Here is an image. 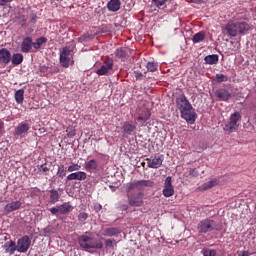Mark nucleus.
I'll return each instance as SVG.
<instances>
[{
    "label": "nucleus",
    "instance_id": "obj_1",
    "mask_svg": "<svg viewBox=\"0 0 256 256\" xmlns=\"http://www.w3.org/2000/svg\"><path fill=\"white\" fill-rule=\"evenodd\" d=\"M176 106L184 121L190 125H193V123L197 121V112H195V108H193V105H191V102H189L185 94H181L176 98Z\"/></svg>",
    "mask_w": 256,
    "mask_h": 256
},
{
    "label": "nucleus",
    "instance_id": "obj_2",
    "mask_svg": "<svg viewBox=\"0 0 256 256\" xmlns=\"http://www.w3.org/2000/svg\"><path fill=\"white\" fill-rule=\"evenodd\" d=\"M252 26L243 21H229L225 26L226 35L229 37H237L238 35H247L251 31Z\"/></svg>",
    "mask_w": 256,
    "mask_h": 256
},
{
    "label": "nucleus",
    "instance_id": "obj_3",
    "mask_svg": "<svg viewBox=\"0 0 256 256\" xmlns=\"http://www.w3.org/2000/svg\"><path fill=\"white\" fill-rule=\"evenodd\" d=\"M78 243L82 249H103V242L93 237L91 232L79 236Z\"/></svg>",
    "mask_w": 256,
    "mask_h": 256
},
{
    "label": "nucleus",
    "instance_id": "obj_4",
    "mask_svg": "<svg viewBox=\"0 0 256 256\" xmlns=\"http://www.w3.org/2000/svg\"><path fill=\"white\" fill-rule=\"evenodd\" d=\"M127 193V203L130 207H143L145 203V193L141 191H126Z\"/></svg>",
    "mask_w": 256,
    "mask_h": 256
},
{
    "label": "nucleus",
    "instance_id": "obj_5",
    "mask_svg": "<svg viewBox=\"0 0 256 256\" xmlns=\"http://www.w3.org/2000/svg\"><path fill=\"white\" fill-rule=\"evenodd\" d=\"M197 229L199 233H209L211 231H221V225L215 220L207 218L198 223Z\"/></svg>",
    "mask_w": 256,
    "mask_h": 256
},
{
    "label": "nucleus",
    "instance_id": "obj_6",
    "mask_svg": "<svg viewBox=\"0 0 256 256\" xmlns=\"http://www.w3.org/2000/svg\"><path fill=\"white\" fill-rule=\"evenodd\" d=\"M60 65L65 69H69L71 65H75V60H73V50L69 47H64L60 52Z\"/></svg>",
    "mask_w": 256,
    "mask_h": 256
},
{
    "label": "nucleus",
    "instance_id": "obj_7",
    "mask_svg": "<svg viewBox=\"0 0 256 256\" xmlns=\"http://www.w3.org/2000/svg\"><path fill=\"white\" fill-rule=\"evenodd\" d=\"M239 121H241V112H234L230 115L228 123L224 126L226 133H235L239 129Z\"/></svg>",
    "mask_w": 256,
    "mask_h": 256
},
{
    "label": "nucleus",
    "instance_id": "obj_8",
    "mask_svg": "<svg viewBox=\"0 0 256 256\" xmlns=\"http://www.w3.org/2000/svg\"><path fill=\"white\" fill-rule=\"evenodd\" d=\"M154 182L151 180H134L126 184V191H133V189H137L138 191H143L145 187H153Z\"/></svg>",
    "mask_w": 256,
    "mask_h": 256
},
{
    "label": "nucleus",
    "instance_id": "obj_9",
    "mask_svg": "<svg viewBox=\"0 0 256 256\" xmlns=\"http://www.w3.org/2000/svg\"><path fill=\"white\" fill-rule=\"evenodd\" d=\"M18 253H27L31 247V238L28 235H24L17 240L16 243Z\"/></svg>",
    "mask_w": 256,
    "mask_h": 256
},
{
    "label": "nucleus",
    "instance_id": "obj_10",
    "mask_svg": "<svg viewBox=\"0 0 256 256\" xmlns=\"http://www.w3.org/2000/svg\"><path fill=\"white\" fill-rule=\"evenodd\" d=\"M113 59L105 58L103 65L96 71L97 75H109L113 71Z\"/></svg>",
    "mask_w": 256,
    "mask_h": 256
},
{
    "label": "nucleus",
    "instance_id": "obj_11",
    "mask_svg": "<svg viewBox=\"0 0 256 256\" xmlns=\"http://www.w3.org/2000/svg\"><path fill=\"white\" fill-rule=\"evenodd\" d=\"M146 161H147V166L150 169H159V167L163 165V156L156 154L147 158Z\"/></svg>",
    "mask_w": 256,
    "mask_h": 256
},
{
    "label": "nucleus",
    "instance_id": "obj_12",
    "mask_svg": "<svg viewBox=\"0 0 256 256\" xmlns=\"http://www.w3.org/2000/svg\"><path fill=\"white\" fill-rule=\"evenodd\" d=\"M172 181L173 178L171 176L166 177L162 190L164 197H173V195H175V188L173 187Z\"/></svg>",
    "mask_w": 256,
    "mask_h": 256
},
{
    "label": "nucleus",
    "instance_id": "obj_13",
    "mask_svg": "<svg viewBox=\"0 0 256 256\" xmlns=\"http://www.w3.org/2000/svg\"><path fill=\"white\" fill-rule=\"evenodd\" d=\"M11 63V51L7 48L0 49V66L7 67Z\"/></svg>",
    "mask_w": 256,
    "mask_h": 256
},
{
    "label": "nucleus",
    "instance_id": "obj_14",
    "mask_svg": "<svg viewBox=\"0 0 256 256\" xmlns=\"http://www.w3.org/2000/svg\"><path fill=\"white\" fill-rule=\"evenodd\" d=\"M32 49H33V38H31L30 36L23 38L20 44L21 53H31Z\"/></svg>",
    "mask_w": 256,
    "mask_h": 256
},
{
    "label": "nucleus",
    "instance_id": "obj_15",
    "mask_svg": "<svg viewBox=\"0 0 256 256\" xmlns=\"http://www.w3.org/2000/svg\"><path fill=\"white\" fill-rule=\"evenodd\" d=\"M215 97H217V99L220 101L227 102V101H229V99H231L232 94H231V92H229V90H227L225 88H219L215 92Z\"/></svg>",
    "mask_w": 256,
    "mask_h": 256
},
{
    "label": "nucleus",
    "instance_id": "obj_16",
    "mask_svg": "<svg viewBox=\"0 0 256 256\" xmlns=\"http://www.w3.org/2000/svg\"><path fill=\"white\" fill-rule=\"evenodd\" d=\"M2 249H4L6 255H15V251H17V243L13 240H9L4 243Z\"/></svg>",
    "mask_w": 256,
    "mask_h": 256
},
{
    "label": "nucleus",
    "instance_id": "obj_17",
    "mask_svg": "<svg viewBox=\"0 0 256 256\" xmlns=\"http://www.w3.org/2000/svg\"><path fill=\"white\" fill-rule=\"evenodd\" d=\"M66 179L68 181H85V179H87V173L84 171L73 172L69 174Z\"/></svg>",
    "mask_w": 256,
    "mask_h": 256
},
{
    "label": "nucleus",
    "instance_id": "obj_18",
    "mask_svg": "<svg viewBox=\"0 0 256 256\" xmlns=\"http://www.w3.org/2000/svg\"><path fill=\"white\" fill-rule=\"evenodd\" d=\"M21 205H23V203H21L19 200L8 203L4 206V213L9 214L13 213V211H19V209H21Z\"/></svg>",
    "mask_w": 256,
    "mask_h": 256
},
{
    "label": "nucleus",
    "instance_id": "obj_19",
    "mask_svg": "<svg viewBox=\"0 0 256 256\" xmlns=\"http://www.w3.org/2000/svg\"><path fill=\"white\" fill-rule=\"evenodd\" d=\"M137 130V125L131 122H124L122 131L124 135H133Z\"/></svg>",
    "mask_w": 256,
    "mask_h": 256
},
{
    "label": "nucleus",
    "instance_id": "obj_20",
    "mask_svg": "<svg viewBox=\"0 0 256 256\" xmlns=\"http://www.w3.org/2000/svg\"><path fill=\"white\" fill-rule=\"evenodd\" d=\"M29 129H31L29 123H20L15 129V135H17V137H23V135H25Z\"/></svg>",
    "mask_w": 256,
    "mask_h": 256
},
{
    "label": "nucleus",
    "instance_id": "obj_21",
    "mask_svg": "<svg viewBox=\"0 0 256 256\" xmlns=\"http://www.w3.org/2000/svg\"><path fill=\"white\" fill-rule=\"evenodd\" d=\"M107 9L111 13H117L121 9V0H110L107 3Z\"/></svg>",
    "mask_w": 256,
    "mask_h": 256
},
{
    "label": "nucleus",
    "instance_id": "obj_22",
    "mask_svg": "<svg viewBox=\"0 0 256 256\" xmlns=\"http://www.w3.org/2000/svg\"><path fill=\"white\" fill-rule=\"evenodd\" d=\"M120 233H121V229L110 227V228L104 229L102 235L104 237H116V235H119Z\"/></svg>",
    "mask_w": 256,
    "mask_h": 256
},
{
    "label": "nucleus",
    "instance_id": "obj_23",
    "mask_svg": "<svg viewBox=\"0 0 256 256\" xmlns=\"http://www.w3.org/2000/svg\"><path fill=\"white\" fill-rule=\"evenodd\" d=\"M14 98L18 105H23V101H25V90L23 88L17 90L14 94Z\"/></svg>",
    "mask_w": 256,
    "mask_h": 256
},
{
    "label": "nucleus",
    "instance_id": "obj_24",
    "mask_svg": "<svg viewBox=\"0 0 256 256\" xmlns=\"http://www.w3.org/2000/svg\"><path fill=\"white\" fill-rule=\"evenodd\" d=\"M58 207H59L60 215H67V213H71V210L73 209L71 202H64Z\"/></svg>",
    "mask_w": 256,
    "mask_h": 256
},
{
    "label": "nucleus",
    "instance_id": "obj_25",
    "mask_svg": "<svg viewBox=\"0 0 256 256\" xmlns=\"http://www.w3.org/2000/svg\"><path fill=\"white\" fill-rule=\"evenodd\" d=\"M204 61L207 65H217L219 63V55H208L204 58Z\"/></svg>",
    "mask_w": 256,
    "mask_h": 256
},
{
    "label": "nucleus",
    "instance_id": "obj_26",
    "mask_svg": "<svg viewBox=\"0 0 256 256\" xmlns=\"http://www.w3.org/2000/svg\"><path fill=\"white\" fill-rule=\"evenodd\" d=\"M151 117V111L147 108L142 109L141 113H139L138 121H148Z\"/></svg>",
    "mask_w": 256,
    "mask_h": 256
},
{
    "label": "nucleus",
    "instance_id": "obj_27",
    "mask_svg": "<svg viewBox=\"0 0 256 256\" xmlns=\"http://www.w3.org/2000/svg\"><path fill=\"white\" fill-rule=\"evenodd\" d=\"M99 167V164L97 163V160L91 159L85 164L86 171H97V168Z\"/></svg>",
    "mask_w": 256,
    "mask_h": 256
},
{
    "label": "nucleus",
    "instance_id": "obj_28",
    "mask_svg": "<svg viewBox=\"0 0 256 256\" xmlns=\"http://www.w3.org/2000/svg\"><path fill=\"white\" fill-rule=\"evenodd\" d=\"M50 193V203L52 205H55V203L59 202L60 199V195H59V191H57L56 189H52L49 191Z\"/></svg>",
    "mask_w": 256,
    "mask_h": 256
},
{
    "label": "nucleus",
    "instance_id": "obj_29",
    "mask_svg": "<svg viewBox=\"0 0 256 256\" xmlns=\"http://www.w3.org/2000/svg\"><path fill=\"white\" fill-rule=\"evenodd\" d=\"M45 43H47V38L42 36L37 38L35 42H32V45L34 49L39 50L43 45H45Z\"/></svg>",
    "mask_w": 256,
    "mask_h": 256
},
{
    "label": "nucleus",
    "instance_id": "obj_30",
    "mask_svg": "<svg viewBox=\"0 0 256 256\" xmlns=\"http://www.w3.org/2000/svg\"><path fill=\"white\" fill-rule=\"evenodd\" d=\"M12 65H21L23 63V54L16 53L11 56Z\"/></svg>",
    "mask_w": 256,
    "mask_h": 256
},
{
    "label": "nucleus",
    "instance_id": "obj_31",
    "mask_svg": "<svg viewBox=\"0 0 256 256\" xmlns=\"http://www.w3.org/2000/svg\"><path fill=\"white\" fill-rule=\"evenodd\" d=\"M203 41H205V32L204 31H200V32L196 33L192 38L193 43H203Z\"/></svg>",
    "mask_w": 256,
    "mask_h": 256
},
{
    "label": "nucleus",
    "instance_id": "obj_32",
    "mask_svg": "<svg viewBox=\"0 0 256 256\" xmlns=\"http://www.w3.org/2000/svg\"><path fill=\"white\" fill-rule=\"evenodd\" d=\"M217 185V180H211L204 183L200 188L202 191H207L208 189H213Z\"/></svg>",
    "mask_w": 256,
    "mask_h": 256
},
{
    "label": "nucleus",
    "instance_id": "obj_33",
    "mask_svg": "<svg viewBox=\"0 0 256 256\" xmlns=\"http://www.w3.org/2000/svg\"><path fill=\"white\" fill-rule=\"evenodd\" d=\"M94 37L95 36L93 34L85 33L78 38V41H79V43H87V41L93 40Z\"/></svg>",
    "mask_w": 256,
    "mask_h": 256
},
{
    "label": "nucleus",
    "instance_id": "obj_34",
    "mask_svg": "<svg viewBox=\"0 0 256 256\" xmlns=\"http://www.w3.org/2000/svg\"><path fill=\"white\" fill-rule=\"evenodd\" d=\"M146 69L150 71V73H155V71L159 69V64H157V62H147Z\"/></svg>",
    "mask_w": 256,
    "mask_h": 256
},
{
    "label": "nucleus",
    "instance_id": "obj_35",
    "mask_svg": "<svg viewBox=\"0 0 256 256\" xmlns=\"http://www.w3.org/2000/svg\"><path fill=\"white\" fill-rule=\"evenodd\" d=\"M214 81L216 83H224V82L229 81V77L225 74H216Z\"/></svg>",
    "mask_w": 256,
    "mask_h": 256
},
{
    "label": "nucleus",
    "instance_id": "obj_36",
    "mask_svg": "<svg viewBox=\"0 0 256 256\" xmlns=\"http://www.w3.org/2000/svg\"><path fill=\"white\" fill-rule=\"evenodd\" d=\"M106 249H113V247H117V240L115 239H106L105 240Z\"/></svg>",
    "mask_w": 256,
    "mask_h": 256
},
{
    "label": "nucleus",
    "instance_id": "obj_37",
    "mask_svg": "<svg viewBox=\"0 0 256 256\" xmlns=\"http://www.w3.org/2000/svg\"><path fill=\"white\" fill-rule=\"evenodd\" d=\"M57 175L60 179H63L67 175V170H65V165H60L58 167Z\"/></svg>",
    "mask_w": 256,
    "mask_h": 256
},
{
    "label": "nucleus",
    "instance_id": "obj_38",
    "mask_svg": "<svg viewBox=\"0 0 256 256\" xmlns=\"http://www.w3.org/2000/svg\"><path fill=\"white\" fill-rule=\"evenodd\" d=\"M66 133H67L66 135L69 139H73V137H75V135H77V132H76L75 128H73V127H68L66 129Z\"/></svg>",
    "mask_w": 256,
    "mask_h": 256
},
{
    "label": "nucleus",
    "instance_id": "obj_39",
    "mask_svg": "<svg viewBox=\"0 0 256 256\" xmlns=\"http://www.w3.org/2000/svg\"><path fill=\"white\" fill-rule=\"evenodd\" d=\"M39 173H43L44 175H49L50 168L47 167V164H42L38 166Z\"/></svg>",
    "mask_w": 256,
    "mask_h": 256
},
{
    "label": "nucleus",
    "instance_id": "obj_40",
    "mask_svg": "<svg viewBox=\"0 0 256 256\" xmlns=\"http://www.w3.org/2000/svg\"><path fill=\"white\" fill-rule=\"evenodd\" d=\"M81 169V165L71 163V165L68 166V173H73L74 171H79Z\"/></svg>",
    "mask_w": 256,
    "mask_h": 256
},
{
    "label": "nucleus",
    "instance_id": "obj_41",
    "mask_svg": "<svg viewBox=\"0 0 256 256\" xmlns=\"http://www.w3.org/2000/svg\"><path fill=\"white\" fill-rule=\"evenodd\" d=\"M115 55L116 57H118V59H123L124 57H126L127 53H125V50H123V48H117L115 51Z\"/></svg>",
    "mask_w": 256,
    "mask_h": 256
},
{
    "label": "nucleus",
    "instance_id": "obj_42",
    "mask_svg": "<svg viewBox=\"0 0 256 256\" xmlns=\"http://www.w3.org/2000/svg\"><path fill=\"white\" fill-rule=\"evenodd\" d=\"M154 5L158 7V9H161L163 7H165L167 1L169 0H152Z\"/></svg>",
    "mask_w": 256,
    "mask_h": 256
},
{
    "label": "nucleus",
    "instance_id": "obj_43",
    "mask_svg": "<svg viewBox=\"0 0 256 256\" xmlns=\"http://www.w3.org/2000/svg\"><path fill=\"white\" fill-rule=\"evenodd\" d=\"M203 255L204 256H216L217 251H215L213 249L206 248V249L203 250Z\"/></svg>",
    "mask_w": 256,
    "mask_h": 256
},
{
    "label": "nucleus",
    "instance_id": "obj_44",
    "mask_svg": "<svg viewBox=\"0 0 256 256\" xmlns=\"http://www.w3.org/2000/svg\"><path fill=\"white\" fill-rule=\"evenodd\" d=\"M87 219H89V214L85 212L79 213L78 220L81 221V223L87 221Z\"/></svg>",
    "mask_w": 256,
    "mask_h": 256
},
{
    "label": "nucleus",
    "instance_id": "obj_45",
    "mask_svg": "<svg viewBox=\"0 0 256 256\" xmlns=\"http://www.w3.org/2000/svg\"><path fill=\"white\" fill-rule=\"evenodd\" d=\"M27 23V18L25 17V15H21L19 17V25H21V27H25Z\"/></svg>",
    "mask_w": 256,
    "mask_h": 256
},
{
    "label": "nucleus",
    "instance_id": "obj_46",
    "mask_svg": "<svg viewBox=\"0 0 256 256\" xmlns=\"http://www.w3.org/2000/svg\"><path fill=\"white\" fill-rule=\"evenodd\" d=\"M189 176L190 177H199V171H197L196 168H191L189 170Z\"/></svg>",
    "mask_w": 256,
    "mask_h": 256
},
{
    "label": "nucleus",
    "instance_id": "obj_47",
    "mask_svg": "<svg viewBox=\"0 0 256 256\" xmlns=\"http://www.w3.org/2000/svg\"><path fill=\"white\" fill-rule=\"evenodd\" d=\"M30 21H31V23H33L35 25V23H37V14L31 13L30 14Z\"/></svg>",
    "mask_w": 256,
    "mask_h": 256
},
{
    "label": "nucleus",
    "instance_id": "obj_48",
    "mask_svg": "<svg viewBox=\"0 0 256 256\" xmlns=\"http://www.w3.org/2000/svg\"><path fill=\"white\" fill-rule=\"evenodd\" d=\"M135 77L138 81H141L143 79V73L139 72V71H135Z\"/></svg>",
    "mask_w": 256,
    "mask_h": 256
},
{
    "label": "nucleus",
    "instance_id": "obj_49",
    "mask_svg": "<svg viewBox=\"0 0 256 256\" xmlns=\"http://www.w3.org/2000/svg\"><path fill=\"white\" fill-rule=\"evenodd\" d=\"M101 209H103V206H101V204H99V203L94 204V211H96V213H99V211H101Z\"/></svg>",
    "mask_w": 256,
    "mask_h": 256
},
{
    "label": "nucleus",
    "instance_id": "obj_50",
    "mask_svg": "<svg viewBox=\"0 0 256 256\" xmlns=\"http://www.w3.org/2000/svg\"><path fill=\"white\" fill-rule=\"evenodd\" d=\"M50 212L52 215H57V213H60L59 206L51 208Z\"/></svg>",
    "mask_w": 256,
    "mask_h": 256
},
{
    "label": "nucleus",
    "instance_id": "obj_51",
    "mask_svg": "<svg viewBox=\"0 0 256 256\" xmlns=\"http://www.w3.org/2000/svg\"><path fill=\"white\" fill-rule=\"evenodd\" d=\"M120 209H121V211H127V209H129V205L123 204L120 206Z\"/></svg>",
    "mask_w": 256,
    "mask_h": 256
},
{
    "label": "nucleus",
    "instance_id": "obj_52",
    "mask_svg": "<svg viewBox=\"0 0 256 256\" xmlns=\"http://www.w3.org/2000/svg\"><path fill=\"white\" fill-rule=\"evenodd\" d=\"M13 0H0V5H7V3H11Z\"/></svg>",
    "mask_w": 256,
    "mask_h": 256
},
{
    "label": "nucleus",
    "instance_id": "obj_53",
    "mask_svg": "<svg viewBox=\"0 0 256 256\" xmlns=\"http://www.w3.org/2000/svg\"><path fill=\"white\" fill-rule=\"evenodd\" d=\"M251 255V253H249V251H243L241 254H239L238 256H249Z\"/></svg>",
    "mask_w": 256,
    "mask_h": 256
},
{
    "label": "nucleus",
    "instance_id": "obj_54",
    "mask_svg": "<svg viewBox=\"0 0 256 256\" xmlns=\"http://www.w3.org/2000/svg\"><path fill=\"white\" fill-rule=\"evenodd\" d=\"M50 231H51V228H50V227H46V228L44 229L45 235H49Z\"/></svg>",
    "mask_w": 256,
    "mask_h": 256
},
{
    "label": "nucleus",
    "instance_id": "obj_55",
    "mask_svg": "<svg viewBox=\"0 0 256 256\" xmlns=\"http://www.w3.org/2000/svg\"><path fill=\"white\" fill-rule=\"evenodd\" d=\"M205 0H191L192 3H203Z\"/></svg>",
    "mask_w": 256,
    "mask_h": 256
},
{
    "label": "nucleus",
    "instance_id": "obj_56",
    "mask_svg": "<svg viewBox=\"0 0 256 256\" xmlns=\"http://www.w3.org/2000/svg\"><path fill=\"white\" fill-rule=\"evenodd\" d=\"M5 127V123H3V121H0V131L1 129H3Z\"/></svg>",
    "mask_w": 256,
    "mask_h": 256
},
{
    "label": "nucleus",
    "instance_id": "obj_57",
    "mask_svg": "<svg viewBox=\"0 0 256 256\" xmlns=\"http://www.w3.org/2000/svg\"><path fill=\"white\" fill-rule=\"evenodd\" d=\"M41 71H43V73H45V71H47V68L41 67Z\"/></svg>",
    "mask_w": 256,
    "mask_h": 256
},
{
    "label": "nucleus",
    "instance_id": "obj_58",
    "mask_svg": "<svg viewBox=\"0 0 256 256\" xmlns=\"http://www.w3.org/2000/svg\"><path fill=\"white\" fill-rule=\"evenodd\" d=\"M97 237H101V234H97Z\"/></svg>",
    "mask_w": 256,
    "mask_h": 256
},
{
    "label": "nucleus",
    "instance_id": "obj_59",
    "mask_svg": "<svg viewBox=\"0 0 256 256\" xmlns=\"http://www.w3.org/2000/svg\"><path fill=\"white\" fill-rule=\"evenodd\" d=\"M51 1H59V0H51Z\"/></svg>",
    "mask_w": 256,
    "mask_h": 256
}]
</instances>
